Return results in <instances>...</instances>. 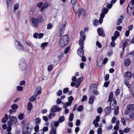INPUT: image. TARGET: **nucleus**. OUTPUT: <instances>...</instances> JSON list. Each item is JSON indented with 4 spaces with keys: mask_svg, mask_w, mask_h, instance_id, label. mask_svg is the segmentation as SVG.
I'll use <instances>...</instances> for the list:
<instances>
[{
    "mask_svg": "<svg viewBox=\"0 0 134 134\" xmlns=\"http://www.w3.org/2000/svg\"><path fill=\"white\" fill-rule=\"evenodd\" d=\"M69 40V37L68 35L62 36L60 38L59 43V46L63 47L68 44Z\"/></svg>",
    "mask_w": 134,
    "mask_h": 134,
    "instance_id": "1",
    "label": "nucleus"
},
{
    "mask_svg": "<svg viewBox=\"0 0 134 134\" xmlns=\"http://www.w3.org/2000/svg\"><path fill=\"white\" fill-rule=\"evenodd\" d=\"M9 119L10 120L8 121L7 122L8 125H13L15 124L17 122V119L15 116L9 115Z\"/></svg>",
    "mask_w": 134,
    "mask_h": 134,
    "instance_id": "2",
    "label": "nucleus"
},
{
    "mask_svg": "<svg viewBox=\"0 0 134 134\" xmlns=\"http://www.w3.org/2000/svg\"><path fill=\"white\" fill-rule=\"evenodd\" d=\"M63 22V23H62L63 24L61 25L59 27V31L58 32L57 34L58 36H60L63 34L65 30V25L66 24V23L65 21H64Z\"/></svg>",
    "mask_w": 134,
    "mask_h": 134,
    "instance_id": "3",
    "label": "nucleus"
},
{
    "mask_svg": "<svg viewBox=\"0 0 134 134\" xmlns=\"http://www.w3.org/2000/svg\"><path fill=\"white\" fill-rule=\"evenodd\" d=\"M89 91L90 92L93 91V94L95 95H97L99 94V92L97 91L96 85L95 84H93L90 86Z\"/></svg>",
    "mask_w": 134,
    "mask_h": 134,
    "instance_id": "4",
    "label": "nucleus"
},
{
    "mask_svg": "<svg viewBox=\"0 0 134 134\" xmlns=\"http://www.w3.org/2000/svg\"><path fill=\"white\" fill-rule=\"evenodd\" d=\"M32 21L34 26L36 27H37L38 25L39 22L38 19L33 18L32 19Z\"/></svg>",
    "mask_w": 134,
    "mask_h": 134,
    "instance_id": "5",
    "label": "nucleus"
},
{
    "mask_svg": "<svg viewBox=\"0 0 134 134\" xmlns=\"http://www.w3.org/2000/svg\"><path fill=\"white\" fill-rule=\"evenodd\" d=\"M73 8L74 11L75 13L76 14L77 12V11L79 10L80 8L79 5L78 3L75 4H73Z\"/></svg>",
    "mask_w": 134,
    "mask_h": 134,
    "instance_id": "6",
    "label": "nucleus"
},
{
    "mask_svg": "<svg viewBox=\"0 0 134 134\" xmlns=\"http://www.w3.org/2000/svg\"><path fill=\"white\" fill-rule=\"evenodd\" d=\"M80 48H79L77 50V53L78 55L81 57H82L84 55V52L83 49V46L82 47H80Z\"/></svg>",
    "mask_w": 134,
    "mask_h": 134,
    "instance_id": "7",
    "label": "nucleus"
},
{
    "mask_svg": "<svg viewBox=\"0 0 134 134\" xmlns=\"http://www.w3.org/2000/svg\"><path fill=\"white\" fill-rule=\"evenodd\" d=\"M86 12L85 10L83 9H82L78 10L79 17L80 16H83V17L85 15Z\"/></svg>",
    "mask_w": 134,
    "mask_h": 134,
    "instance_id": "8",
    "label": "nucleus"
},
{
    "mask_svg": "<svg viewBox=\"0 0 134 134\" xmlns=\"http://www.w3.org/2000/svg\"><path fill=\"white\" fill-rule=\"evenodd\" d=\"M85 39V36H81V37L79 41V44L80 47H82L83 46V42Z\"/></svg>",
    "mask_w": 134,
    "mask_h": 134,
    "instance_id": "9",
    "label": "nucleus"
},
{
    "mask_svg": "<svg viewBox=\"0 0 134 134\" xmlns=\"http://www.w3.org/2000/svg\"><path fill=\"white\" fill-rule=\"evenodd\" d=\"M102 60L100 57L98 58L97 59V65L99 67H101L103 65Z\"/></svg>",
    "mask_w": 134,
    "mask_h": 134,
    "instance_id": "10",
    "label": "nucleus"
},
{
    "mask_svg": "<svg viewBox=\"0 0 134 134\" xmlns=\"http://www.w3.org/2000/svg\"><path fill=\"white\" fill-rule=\"evenodd\" d=\"M127 109L130 111H134V104H130L127 105Z\"/></svg>",
    "mask_w": 134,
    "mask_h": 134,
    "instance_id": "11",
    "label": "nucleus"
},
{
    "mask_svg": "<svg viewBox=\"0 0 134 134\" xmlns=\"http://www.w3.org/2000/svg\"><path fill=\"white\" fill-rule=\"evenodd\" d=\"M53 123L51 124V126L52 127L51 129V131L50 134H56V128H54L53 126V125H52V124Z\"/></svg>",
    "mask_w": 134,
    "mask_h": 134,
    "instance_id": "12",
    "label": "nucleus"
},
{
    "mask_svg": "<svg viewBox=\"0 0 134 134\" xmlns=\"http://www.w3.org/2000/svg\"><path fill=\"white\" fill-rule=\"evenodd\" d=\"M132 74L129 71L126 72L125 75V78L126 79H129L132 76Z\"/></svg>",
    "mask_w": 134,
    "mask_h": 134,
    "instance_id": "13",
    "label": "nucleus"
},
{
    "mask_svg": "<svg viewBox=\"0 0 134 134\" xmlns=\"http://www.w3.org/2000/svg\"><path fill=\"white\" fill-rule=\"evenodd\" d=\"M8 119V115L7 114L5 115V116L2 119V122L3 123H5L6 122Z\"/></svg>",
    "mask_w": 134,
    "mask_h": 134,
    "instance_id": "14",
    "label": "nucleus"
},
{
    "mask_svg": "<svg viewBox=\"0 0 134 134\" xmlns=\"http://www.w3.org/2000/svg\"><path fill=\"white\" fill-rule=\"evenodd\" d=\"M130 63L131 61L129 58H127L126 59L125 62V65L126 66H128Z\"/></svg>",
    "mask_w": 134,
    "mask_h": 134,
    "instance_id": "15",
    "label": "nucleus"
},
{
    "mask_svg": "<svg viewBox=\"0 0 134 134\" xmlns=\"http://www.w3.org/2000/svg\"><path fill=\"white\" fill-rule=\"evenodd\" d=\"M94 99V96H91L89 98V103L90 104H92L93 103Z\"/></svg>",
    "mask_w": 134,
    "mask_h": 134,
    "instance_id": "16",
    "label": "nucleus"
},
{
    "mask_svg": "<svg viewBox=\"0 0 134 134\" xmlns=\"http://www.w3.org/2000/svg\"><path fill=\"white\" fill-rule=\"evenodd\" d=\"M110 111V108L109 107L106 108L104 110V111L107 115H109Z\"/></svg>",
    "mask_w": 134,
    "mask_h": 134,
    "instance_id": "17",
    "label": "nucleus"
},
{
    "mask_svg": "<svg viewBox=\"0 0 134 134\" xmlns=\"http://www.w3.org/2000/svg\"><path fill=\"white\" fill-rule=\"evenodd\" d=\"M97 32L98 34L100 36L102 35L103 32V30L101 28H99L97 29Z\"/></svg>",
    "mask_w": 134,
    "mask_h": 134,
    "instance_id": "18",
    "label": "nucleus"
},
{
    "mask_svg": "<svg viewBox=\"0 0 134 134\" xmlns=\"http://www.w3.org/2000/svg\"><path fill=\"white\" fill-rule=\"evenodd\" d=\"M27 108L28 110L29 111H30L32 109V105L30 102L28 103L27 105Z\"/></svg>",
    "mask_w": 134,
    "mask_h": 134,
    "instance_id": "19",
    "label": "nucleus"
},
{
    "mask_svg": "<svg viewBox=\"0 0 134 134\" xmlns=\"http://www.w3.org/2000/svg\"><path fill=\"white\" fill-rule=\"evenodd\" d=\"M57 108V105H55L52 107L51 109V112L54 113L56 112V110Z\"/></svg>",
    "mask_w": 134,
    "mask_h": 134,
    "instance_id": "20",
    "label": "nucleus"
},
{
    "mask_svg": "<svg viewBox=\"0 0 134 134\" xmlns=\"http://www.w3.org/2000/svg\"><path fill=\"white\" fill-rule=\"evenodd\" d=\"M65 120V118L64 116H60L58 120V121L60 123H62Z\"/></svg>",
    "mask_w": 134,
    "mask_h": 134,
    "instance_id": "21",
    "label": "nucleus"
},
{
    "mask_svg": "<svg viewBox=\"0 0 134 134\" xmlns=\"http://www.w3.org/2000/svg\"><path fill=\"white\" fill-rule=\"evenodd\" d=\"M113 97V94L112 92H110L109 94L108 101H112Z\"/></svg>",
    "mask_w": 134,
    "mask_h": 134,
    "instance_id": "22",
    "label": "nucleus"
},
{
    "mask_svg": "<svg viewBox=\"0 0 134 134\" xmlns=\"http://www.w3.org/2000/svg\"><path fill=\"white\" fill-rule=\"evenodd\" d=\"M17 42L18 43V44L17 46L18 48L20 50L23 49H24V46L22 44H20L19 42L18 41Z\"/></svg>",
    "mask_w": 134,
    "mask_h": 134,
    "instance_id": "23",
    "label": "nucleus"
},
{
    "mask_svg": "<svg viewBox=\"0 0 134 134\" xmlns=\"http://www.w3.org/2000/svg\"><path fill=\"white\" fill-rule=\"evenodd\" d=\"M108 10H109L108 9L105 7L104 8L102 9V13L105 14H107V13Z\"/></svg>",
    "mask_w": 134,
    "mask_h": 134,
    "instance_id": "24",
    "label": "nucleus"
},
{
    "mask_svg": "<svg viewBox=\"0 0 134 134\" xmlns=\"http://www.w3.org/2000/svg\"><path fill=\"white\" fill-rule=\"evenodd\" d=\"M37 96L35 95V96H32L30 98L29 100L30 101L32 102L35 100Z\"/></svg>",
    "mask_w": 134,
    "mask_h": 134,
    "instance_id": "25",
    "label": "nucleus"
},
{
    "mask_svg": "<svg viewBox=\"0 0 134 134\" xmlns=\"http://www.w3.org/2000/svg\"><path fill=\"white\" fill-rule=\"evenodd\" d=\"M73 99L74 98L72 96H70L68 98L69 101L68 102L71 104Z\"/></svg>",
    "mask_w": 134,
    "mask_h": 134,
    "instance_id": "26",
    "label": "nucleus"
},
{
    "mask_svg": "<svg viewBox=\"0 0 134 134\" xmlns=\"http://www.w3.org/2000/svg\"><path fill=\"white\" fill-rule=\"evenodd\" d=\"M129 40L128 39H126L123 43V46L124 47H126L129 42Z\"/></svg>",
    "mask_w": 134,
    "mask_h": 134,
    "instance_id": "27",
    "label": "nucleus"
},
{
    "mask_svg": "<svg viewBox=\"0 0 134 134\" xmlns=\"http://www.w3.org/2000/svg\"><path fill=\"white\" fill-rule=\"evenodd\" d=\"M53 123L52 124V125H53V124L54 125L55 127L56 128V127L58 126H59V121H54L52 123Z\"/></svg>",
    "mask_w": 134,
    "mask_h": 134,
    "instance_id": "28",
    "label": "nucleus"
},
{
    "mask_svg": "<svg viewBox=\"0 0 134 134\" xmlns=\"http://www.w3.org/2000/svg\"><path fill=\"white\" fill-rule=\"evenodd\" d=\"M71 104L68 102H66L63 105V107L65 109H66L68 106L70 105Z\"/></svg>",
    "mask_w": 134,
    "mask_h": 134,
    "instance_id": "29",
    "label": "nucleus"
},
{
    "mask_svg": "<svg viewBox=\"0 0 134 134\" xmlns=\"http://www.w3.org/2000/svg\"><path fill=\"white\" fill-rule=\"evenodd\" d=\"M37 88L39 89V90L37 92V94H36L35 95L36 96H37L38 95L40 94L41 93V89L40 87L38 86L37 87Z\"/></svg>",
    "mask_w": 134,
    "mask_h": 134,
    "instance_id": "30",
    "label": "nucleus"
},
{
    "mask_svg": "<svg viewBox=\"0 0 134 134\" xmlns=\"http://www.w3.org/2000/svg\"><path fill=\"white\" fill-rule=\"evenodd\" d=\"M74 118V114L73 113H71L70 114L69 117V121H72Z\"/></svg>",
    "mask_w": 134,
    "mask_h": 134,
    "instance_id": "31",
    "label": "nucleus"
},
{
    "mask_svg": "<svg viewBox=\"0 0 134 134\" xmlns=\"http://www.w3.org/2000/svg\"><path fill=\"white\" fill-rule=\"evenodd\" d=\"M99 23L98 20L97 19H95L93 22V25L95 26H96L98 25Z\"/></svg>",
    "mask_w": 134,
    "mask_h": 134,
    "instance_id": "32",
    "label": "nucleus"
},
{
    "mask_svg": "<svg viewBox=\"0 0 134 134\" xmlns=\"http://www.w3.org/2000/svg\"><path fill=\"white\" fill-rule=\"evenodd\" d=\"M122 19L121 18H119L117 21L116 25H120V23H122Z\"/></svg>",
    "mask_w": 134,
    "mask_h": 134,
    "instance_id": "33",
    "label": "nucleus"
},
{
    "mask_svg": "<svg viewBox=\"0 0 134 134\" xmlns=\"http://www.w3.org/2000/svg\"><path fill=\"white\" fill-rule=\"evenodd\" d=\"M55 115L54 113H50L49 116L48 118L49 119H51L52 118L54 117Z\"/></svg>",
    "mask_w": 134,
    "mask_h": 134,
    "instance_id": "34",
    "label": "nucleus"
},
{
    "mask_svg": "<svg viewBox=\"0 0 134 134\" xmlns=\"http://www.w3.org/2000/svg\"><path fill=\"white\" fill-rule=\"evenodd\" d=\"M18 105L16 104H14L12 106V108L13 109L16 110L18 108Z\"/></svg>",
    "mask_w": 134,
    "mask_h": 134,
    "instance_id": "35",
    "label": "nucleus"
},
{
    "mask_svg": "<svg viewBox=\"0 0 134 134\" xmlns=\"http://www.w3.org/2000/svg\"><path fill=\"white\" fill-rule=\"evenodd\" d=\"M24 118V114L23 113L20 114L18 116V119L20 120H22Z\"/></svg>",
    "mask_w": 134,
    "mask_h": 134,
    "instance_id": "36",
    "label": "nucleus"
},
{
    "mask_svg": "<svg viewBox=\"0 0 134 134\" xmlns=\"http://www.w3.org/2000/svg\"><path fill=\"white\" fill-rule=\"evenodd\" d=\"M48 44V43L47 42H44V43H42L41 46V47H43L42 49H44V47L45 46H47Z\"/></svg>",
    "mask_w": 134,
    "mask_h": 134,
    "instance_id": "37",
    "label": "nucleus"
},
{
    "mask_svg": "<svg viewBox=\"0 0 134 134\" xmlns=\"http://www.w3.org/2000/svg\"><path fill=\"white\" fill-rule=\"evenodd\" d=\"M102 109L101 107H98L97 109V111L99 114L101 113L102 112Z\"/></svg>",
    "mask_w": 134,
    "mask_h": 134,
    "instance_id": "38",
    "label": "nucleus"
},
{
    "mask_svg": "<svg viewBox=\"0 0 134 134\" xmlns=\"http://www.w3.org/2000/svg\"><path fill=\"white\" fill-rule=\"evenodd\" d=\"M83 109V107L82 105L80 106L77 108V110L78 111H81Z\"/></svg>",
    "mask_w": 134,
    "mask_h": 134,
    "instance_id": "39",
    "label": "nucleus"
},
{
    "mask_svg": "<svg viewBox=\"0 0 134 134\" xmlns=\"http://www.w3.org/2000/svg\"><path fill=\"white\" fill-rule=\"evenodd\" d=\"M130 129L128 127H126L124 129V132L125 133H128L130 131Z\"/></svg>",
    "mask_w": 134,
    "mask_h": 134,
    "instance_id": "40",
    "label": "nucleus"
},
{
    "mask_svg": "<svg viewBox=\"0 0 134 134\" xmlns=\"http://www.w3.org/2000/svg\"><path fill=\"white\" fill-rule=\"evenodd\" d=\"M114 35L118 37L119 36L120 34L118 31H116L115 32Z\"/></svg>",
    "mask_w": 134,
    "mask_h": 134,
    "instance_id": "41",
    "label": "nucleus"
},
{
    "mask_svg": "<svg viewBox=\"0 0 134 134\" xmlns=\"http://www.w3.org/2000/svg\"><path fill=\"white\" fill-rule=\"evenodd\" d=\"M100 118L99 116H97L96 118V119L94 120L93 121V122L94 123L95 121H97V122H99L100 120Z\"/></svg>",
    "mask_w": 134,
    "mask_h": 134,
    "instance_id": "42",
    "label": "nucleus"
},
{
    "mask_svg": "<svg viewBox=\"0 0 134 134\" xmlns=\"http://www.w3.org/2000/svg\"><path fill=\"white\" fill-rule=\"evenodd\" d=\"M62 93V91L60 90H59L57 92V94L58 96H61Z\"/></svg>",
    "mask_w": 134,
    "mask_h": 134,
    "instance_id": "43",
    "label": "nucleus"
},
{
    "mask_svg": "<svg viewBox=\"0 0 134 134\" xmlns=\"http://www.w3.org/2000/svg\"><path fill=\"white\" fill-rule=\"evenodd\" d=\"M81 83L78 81H76L75 83V87L76 88H77L80 86Z\"/></svg>",
    "mask_w": 134,
    "mask_h": 134,
    "instance_id": "44",
    "label": "nucleus"
},
{
    "mask_svg": "<svg viewBox=\"0 0 134 134\" xmlns=\"http://www.w3.org/2000/svg\"><path fill=\"white\" fill-rule=\"evenodd\" d=\"M121 122L123 123V124L124 126H125L126 125V121L123 118H121Z\"/></svg>",
    "mask_w": 134,
    "mask_h": 134,
    "instance_id": "45",
    "label": "nucleus"
},
{
    "mask_svg": "<svg viewBox=\"0 0 134 134\" xmlns=\"http://www.w3.org/2000/svg\"><path fill=\"white\" fill-rule=\"evenodd\" d=\"M11 125H8V126L7 128V131L8 132H10L11 130L12 127L11 126Z\"/></svg>",
    "mask_w": 134,
    "mask_h": 134,
    "instance_id": "46",
    "label": "nucleus"
},
{
    "mask_svg": "<svg viewBox=\"0 0 134 134\" xmlns=\"http://www.w3.org/2000/svg\"><path fill=\"white\" fill-rule=\"evenodd\" d=\"M16 111V110L13 109L10 110L9 113L10 114H12L14 113Z\"/></svg>",
    "mask_w": 134,
    "mask_h": 134,
    "instance_id": "47",
    "label": "nucleus"
},
{
    "mask_svg": "<svg viewBox=\"0 0 134 134\" xmlns=\"http://www.w3.org/2000/svg\"><path fill=\"white\" fill-rule=\"evenodd\" d=\"M96 45L99 48H101L102 47L101 44L98 41H97L96 43Z\"/></svg>",
    "mask_w": 134,
    "mask_h": 134,
    "instance_id": "48",
    "label": "nucleus"
},
{
    "mask_svg": "<svg viewBox=\"0 0 134 134\" xmlns=\"http://www.w3.org/2000/svg\"><path fill=\"white\" fill-rule=\"evenodd\" d=\"M43 3L42 2H40L37 4V6L39 8H40L43 5Z\"/></svg>",
    "mask_w": 134,
    "mask_h": 134,
    "instance_id": "49",
    "label": "nucleus"
},
{
    "mask_svg": "<svg viewBox=\"0 0 134 134\" xmlns=\"http://www.w3.org/2000/svg\"><path fill=\"white\" fill-rule=\"evenodd\" d=\"M70 50V47H68L65 49L64 51V53L65 54L67 53Z\"/></svg>",
    "mask_w": 134,
    "mask_h": 134,
    "instance_id": "50",
    "label": "nucleus"
},
{
    "mask_svg": "<svg viewBox=\"0 0 134 134\" xmlns=\"http://www.w3.org/2000/svg\"><path fill=\"white\" fill-rule=\"evenodd\" d=\"M28 128L26 126H24L23 128V131H25V132H28Z\"/></svg>",
    "mask_w": 134,
    "mask_h": 134,
    "instance_id": "51",
    "label": "nucleus"
},
{
    "mask_svg": "<svg viewBox=\"0 0 134 134\" xmlns=\"http://www.w3.org/2000/svg\"><path fill=\"white\" fill-rule=\"evenodd\" d=\"M120 91L119 89L118 88L115 91V94L116 96H118L120 93Z\"/></svg>",
    "mask_w": 134,
    "mask_h": 134,
    "instance_id": "52",
    "label": "nucleus"
},
{
    "mask_svg": "<svg viewBox=\"0 0 134 134\" xmlns=\"http://www.w3.org/2000/svg\"><path fill=\"white\" fill-rule=\"evenodd\" d=\"M19 5L18 3H16L15 4L14 6V8L15 10H16L18 9L19 8Z\"/></svg>",
    "mask_w": 134,
    "mask_h": 134,
    "instance_id": "53",
    "label": "nucleus"
},
{
    "mask_svg": "<svg viewBox=\"0 0 134 134\" xmlns=\"http://www.w3.org/2000/svg\"><path fill=\"white\" fill-rule=\"evenodd\" d=\"M102 131L101 128H99L97 130V133L98 134H101L102 133Z\"/></svg>",
    "mask_w": 134,
    "mask_h": 134,
    "instance_id": "54",
    "label": "nucleus"
},
{
    "mask_svg": "<svg viewBox=\"0 0 134 134\" xmlns=\"http://www.w3.org/2000/svg\"><path fill=\"white\" fill-rule=\"evenodd\" d=\"M52 65H50L48 67V70L49 71H51L52 70Z\"/></svg>",
    "mask_w": 134,
    "mask_h": 134,
    "instance_id": "55",
    "label": "nucleus"
},
{
    "mask_svg": "<svg viewBox=\"0 0 134 134\" xmlns=\"http://www.w3.org/2000/svg\"><path fill=\"white\" fill-rule=\"evenodd\" d=\"M69 91V88H64L63 91V92L64 93H67Z\"/></svg>",
    "mask_w": 134,
    "mask_h": 134,
    "instance_id": "56",
    "label": "nucleus"
},
{
    "mask_svg": "<svg viewBox=\"0 0 134 134\" xmlns=\"http://www.w3.org/2000/svg\"><path fill=\"white\" fill-rule=\"evenodd\" d=\"M39 129V127L38 126L36 125L34 129L36 132H37L38 131Z\"/></svg>",
    "mask_w": 134,
    "mask_h": 134,
    "instance_id": "57",
    "label": "nucleus"
},
{
    "mask_svg": "<svg viewBox=\"0 0 134 134\" xmlns=\"http://www.w3.org/2000/svg\"><path fill=\"white\" fill-rule=\"evenodd\" d=\"M109 83V81L105 82L104 84V86L105 87H107L108 86Z\"/></svg>",
    "mask_w": 134,
    "mask_h": 134,
    "instance_id": "58",
    "label": "nucleus"
},
{
    "mask_svg": "<svg viewBox=\"0 0 134 134\" xmlns=\"http://www.w3.org/2000/svg\"><path fill=\"white\" fill-rule=\"evenodd\" d=\"M80 120L79 119L77 120L76 122V125L77 126H78L80 125Z\"/></svg>",
    "mask_w": 134,
    "mask_h": 134,
    "instance_id": "59",
    "label": "nucleus"
},
{
    "mask_svg": "<svg viewBox=\"0 0 134 134\" xmlns=\"http://www.w3.org/2000/svg\"><path fill=\"white\" fill-rule=\"evenodd\" d=\"M17 88L18 91H22L23 90V87L20 86H17Z\"/></svg>",
    "mask_w": 134,
    "mask_h": 134,
    "instance_id": "60",
    "label": "nucleus"
},
{
    "mask_svg": "<svg viewBox=\"0 0 134 134\" xmlns=\"http://www.w3.org/2000/svg\"><path fill=\"white\" fill-rule=\"evenodd\" d=\"M61 100L59 98H58L57 100L56 103L57 104H59L61 103Z\"/></svg>",
    "mask_w": 134,
    "mask_h": 134,
    "instance_id": "61",
    "label": "nucleus"
},
{
    "mask_svg": "<svg viewBox=\"0 0 134 134\" xmlns=\"http://www.w3.org/2000/svg\"><path fill=\"white\" fill-rule=\"evenodd\" d=\"M125 84L129 88L130 87V85L129 84V81H128L126 80L125 81Z\"/></svg>",
    "mask_w": 134,
    "mask_h": 134,
    "instance_id": "62",
    "label": "nucleus"
},
{
    "mask_svg": "<svg viewBox=\"0 0 134 134\" xmlns=\"http://www.w3.org/2000/svg\"><path fill=\"white\" fill-rule=\"evenodd\" d=\"M109 78V75L108 74H106L105 77L104 79L106 81L108 80Z\"/></svg>",
    "mask_w": 134,
    "mask_h": 134,
    "instance_id": "63",
    "label": "nucleus"
},
{
    "mask_svg": "<svg viewBox=\"0 0 134 134\" xmlns=\"http://www.w3.org/2000/svg\"><path fill=\"white\" fill-rule=\"evenodd\" d=\"M129 116L130 118H134V113H131L130 114Z\"/></svg>",
    "mask_w": 134,
    "mask_h": 134,
    "instance_id": "64",
    "label": "nucleus"
}]
</instances>
